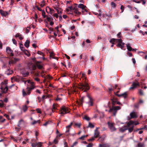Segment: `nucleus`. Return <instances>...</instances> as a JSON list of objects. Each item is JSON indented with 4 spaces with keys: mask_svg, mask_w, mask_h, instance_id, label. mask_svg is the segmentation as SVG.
Segmentation results:
<instances>
[{
    "mask_svg": "<svg viewBox=\"0 0 147 147\" xmlns=\"http://www.w3.org/2000/svg\"><path fill=\"white\" fill-rule=\"evenodd\" d=\"M82 77L84 78V84H81L79 87V88L82 90H84V92H86L90 89L88 82H87V78L85 73H82Z\"/></svg>",
    "mask_w": 147,
    "mask_h": 147,
    "instance_id": "obj_1",
    "label": "nucleus"
},
{
    "mask_svg": "<svg viewBox=\"0 0 147 147\" xmlns=\"http://www.w3.org/2000/svg\"><path fill=\"white\" fill-rule=\"evenodd\" d=\"M110 42H118L117 46L120 48L122 50H124L123 48L124 47L125 43L122 42V40L121 38L115 39V38H112L110 41Z\"/></svg>",
    "mask_w": 147,
    "mask_h": 147,
    "instance_id": "obj_2",
    "label": "nucleus"
},
{
    "mask_svg": "<svg viewBox=\"0 0 147 147\" xmlns=\"http://www.w3.org/2000/svg\"><path fill=\"white\" fill-rule=\"evenodd\" d=\"M0 89L3 93H7L8 89L7 81H5L1 83L0 84Z\"/></svg>",
    "mask_w": 147,
    "mask_h": 147,
    "instance_id": "obj_3",
    "label": "nucleus"
},
{
    "mask_svg": "<svg viewBox=\"0 0 147 147\" xmlns=\"http://www.w3.org/2000/svg\"><path fill=\"white\" fill-rule=\"evenodd\" d=\"M97 11V12L94 11L93 12L94 14L98 15V16L100 19V18L104 19L105 17V13H106L107 12L103 9H98Z\"/></svg>",
    "mask_w": 147,
    "mask_h": 147,
    "instance_id": "obj_4",
    "label": "nucleus"
},
{
    "mask_svg": "<svg viewBox=\"0 0 147 147\" xmlns=\"http://www.w3.org/2000/svg\"><path fill=\"white\" fill-rule=\"evenodd\" d=\"M60 111V112L59 113L62 116H63L64 115L68 113L69 112L68 108L65 106L62 107L61 108Z\"/></svg>",
    "mask_w": 147,
    "mask_h": 147,
    "instance_id": "obj_5",
    "label": "nucleus"
},
{
    "mask_svg": "<svg viewBox=\"0 0 147 147\" xmlns=\"http://www.w3.org/2000/svg\"><path fill=\"white\" fill-rule=\"evenodd\" d=\"M121 109V107L119 106L113 107V106L111 108H110L109 111V112H112L113 116H115L118 110Z\"/></svg>",
    "mask_w": 147,
    "mask_h": 147,
    "instance_id": "obj_6",
    "label": "nucleus"
},
{
    "mask_svg": "<svg viewBox=\"0 0 147 147\" xmlns=\"http://www.w3.org/2000/svg\"><path fill=\"white\" fill-rule=\"evenodd\" d=\"M31 83L30 87H27L26 88L27 90V93L28 95H30V94L32 90L34 89L35 87L34 83L33 82Z\"/></svg>",
    "mask_w": 147,
    "mask_h": 147,
    "instance_id": "obj_7",
    "label": "nucleus"
},
{
    "mask_svg": "<svg viewBox=\"0 0 147 147\" xmlns=\"http://www.w3.org/2000/svg\"><path fill=\"white\" fill-rule=\"evenodd\" d=\"M109 127L111 131H115L116 129L115 127V124L111 121H109L108 122Z\"/></svg>",
    "mask_w": 147,
    "mask_h": 147,
    "instance_id": "obj_8",
    "label": "nucleus"
},
{
    "mask_svg": "<svg viewBox=\"0 0 147 147\" xmlns=\"http://www.w3.org/2000/svg\"><path fill=\"white\" fill-rule=\"evenodd\" d=\"M22 78L19 76H14L11 78V79L12 81H15L18 82L21 80H22Z\"/></svg>",
    "mask_w": 147,
    "mask_h": 147,
    "instance_id": "obj_9",
    "label": "nucleus"
},
{
    "mask_svg": "<svg viewBox=\"0 0 147 147\" xmlns=\"http://www.w3.org/2000/svg\"><path fill=\"white\" fill-rule=\"evenodd\" d=\"M6 51L8 55L9 56H13V51L9 47H6Z\"/></svg>",
    "mask_w": 147,
    "mask_h": 147,
    "instance_id": "obj_10",
    "label": "nucleus"
},
{
    "mask_svg": "<svg viewBox=\"0 0 147 147\" xmlns=\"http://www.w3.org/2000/svg\"><path fill=\"white\" fill-rule=\"evenodd\" d=\"M73 12L75 13V16H78L81 14V12L79 11L78 8L76 6L74 7Z\"/></svg>",
    "mask_w": 147,
    "mask_h": 147,
    "instance_id": "obj_11",
    "label": "nucleus"
},
{
    "mask_svg": "<svg viewBox=\"0 0 147 147\" xmlns=\"http://www.w3.org/2000/svg\"><path fill=\"white\" fill-rule=\"evenodd\" d=\"M140 84L137 80H136V82H134L132 83V86L129 88L130 89H133L137 86H140Z\"/></svg>",
    "mask_w": 147,
    "mask_h": 147,
    "instance_id": "obj_12",
    "label": "nucleus"
},
{
    "mask_svg": "<svg viewBox=\"0 0 147 147\" xmlns=\"http://www.w3.org/2000/svg\"><path fill=\"white\" fill-rule=\"evenodd\" d=\"M78 7L82 9V12L84 13V12H87V10L86 9V6L82 4H80L78 5Z\"/></svg>",
    "mask_w": 147,
    "mask_h": 147,
    "instance_id": "obj_13",
    "label": "nucleus"
},
{
    "mask_svg": "<svg viewBox=\"0 0 147 147\" xmlns=\"http://www.w3.org/2000/svg\"><path fill=\"white\" fill-rule=\"evenodd\" d=\"M28 66L30 70H34L36 69V65L32 63H29L28 64Z\"/></svg>",
    "mask_w": 147,
    "mask_h": 147,
    "instance_id": "obj_14",
    "label": "nucleus"
},
{
    "mask_svg": "<svg viewBox=\"0 0 147 147\" xmlns=\"http://www.w3.org/2000/svg\"><path fill=\"white\" fill-rule=\"evenodd\" d=\"M42 144L40 142L33 143L31 144V146L32 147H41Z\"/></svg>",
    "mask_w": 147,
    "mask_h": 147,
    "instance_id": "obj_15",
    "label": "nucleus"
},
{
    "mask_svg": "<svg viewBox=\"0 0 147 147\" xmlns=\"http://www.w3.org/2000/svg\"><path fill=\"white\" fill-rule=\"evenodd\" d=\"M87 96L89 99L88 102H86L88 105L89 106H92L93 105V100L92 98L89 95H87Z\"/></svg>",
    "mask_w": 147,
    "mask_h": 147,
    "instance_id": "obj_16",
    "label": "nucleus"
},
{
    "mask_svg": "<svg viewBox=\"0 0 147 147\" xmlns=\"http://www.w3.org/2000/svg\"><path fill=\"white\" fill-rule=\"evenodd\" d=\"M139 123L138 122H134L132 121H130L129 122L127 123V125L128 127H129L131 125H133L134 124L135 125L139 124Z\"/></svg>",
    "mask_w": 147,
    "mask_h": 147,
    "instance_id": "obj_17",
    "label": "nucleus"
},
{
    "mask_svg": "<svg viewBox=\"0 0 147 147\" xmlns=\"http://www.w3.org/2000/svg\"><path fill=\"white\" fill-rule=\"evenodd\" d=\"M119 92V91H118L117 93H116V95L118 96L119 97L120 96H122L123 97H124V98H125L127 96V92H125L124 93L121 94H118V93Z\"/></svg>",
    "mask_w": 147,
    "mask_h": 147,
    "instance_id": "obj_18",
    "label": "nucleus"
},
{
    "mask_svg": "<svg viewBox=\"0 0 147 147\" xmlns=\"http://www.w3.org/2000/svg\"><path fill=\"white\" fill-rule=\"evenodd\" d=\"M119 92V91H118L117 93H116V95L118 96L119 97L120 96H122L123 97H124V98H125L127 96V92H125L124 93L121 94H118V93Z\"/></svg>",
    "mask_w": 147,
    "mask_h": 147,
    "instance_id": "obj_19",
    "label": "nucleus"
},
{
    "mask_svg": "<svg viewBox=\"0 0 147 147\" xmlns=\"http://www.w3.org/2000/svg\"><path fill=\"white\" fill-rule=\"evenodd\" d=\"M36 65L39 69H41L43 68V64L41 61H37L36 63Z\"/></svg>",
    "mask_w": 147,
    "mask_h": 147,
    "instance_id": "obj_20",
    "label": "nucleus"
},
{
    "mask_svg": "<svg viewBox=\"0 0 147 147\" xmlns=\"http://www.w3.org/2000/svg\"><path fill=\"white\" fill-rule=\"evenodd\" d=\"M130 118H129V119L133 118H136L137 117V114L134 111L131 112L130 114Z\"/></svg>",
    "mask_w": 147,
    "mask_h": 147,
    "instance_id": "obj_21",
    "label": "nucleus"
},
{
    "mask_svg": "<svg viewBox=\"0 0 147 147\" xmlns=\"http://www.w3.org/2000/svg\"><path fill=\"white\" fill-rule=\"evenodd\" d=\"M99 127H97L94 131V137L95 138H97L99 136L100 133L98 131V129Z\"/></svg>",
    "mask_w": 147,
    "mask_h": 147,
    "instance_id": "obj_22",
    "label": "nucleus"
},
{
    "mask_svg": "<svg viewBox=\"0 0 147 147\" xmlns=\"http://www.w3.org/2000/svg\"><path fill=\"white\" fill-rule=\"evenodd\" d=\"M19 60V59L18 58H14L13 60H11L9 61V64L10 65L11 64H13L18 61Z\"/></svg>",
    "mask_w": 147,
    "mask_h": 147,
    "instance_id": "obj_23",
    "label": "nucleus"
},
{
    "mask_svg": "<svg viewBox=\"0 0 147 147\" xmlns=\"http://www.w3.org/2000/svg\"><path fill=\"white\" fill-rule=\"evenodd\" d=\"M0 13L3 16L6 17L8 14L7 11L5 12L2 9L0 10Z\"/></svg>",
    "mask_w": 147,
    "mask_h": 147,
    "instance_id": "obj_24",
    "label": "nucleus"
},
{
    "mask_svg": "<svg viewBox=\"0 0 147 147\" xmlns=\"http://www.w3.org/2000/svg\"><path fill=\"white\" fill-rule=\"evenodd\" d=\"M127 129L128 127L127 126H125L122 127L120 128L119 129V130L120 131L123 132Z\"/></svg>",
    "mask_w": 147,
    "mask_h": 147,
    "instance_id": "obj_25",
    "label": "nucleus"
},
{
    "mask_svg": "<svg viewBox=\"0 0 147 147\" xmlns=\"http://www.w3.org/2000/svg\"><path fill=\"white\" fill-rule=\"evenodd\" d=\"M24 124V121L23 120L21 119L19 121L18 125V126L19 127H21Z\"/></svg>",
    "mask_w": 147,
    "mask_h": 147,
    "instance_id": "obj_26",
    "label": "nucleus"
},
{
    "mask_svg": "<svg viewBox=\"0 0 147 147\" xmlns=\"http://www.w3.org/2000/svg\"><path fill=\"white\" fill-rule=\"evenodd\" d=\"M131 126L130 127V126L129 127H128L127 125V127H128V129H127L128 130V131L129 132L131 133V132L134 129V126L133 125H131Z\"/></svg>",
    "mask_w": 147,
    "mask_h": 147,
    "instance_id": "obj_27",
    "label": "nucleus"
},
{
    "mask_svg": "<svg viewBox=\"0 0 147 147\" xmlns=\"http://www.w3.org/2000/svg\"><path fill=\"white\" fill-rule=\"evenodd\" d=\"M30 41L28 40H27L24 44V46L27 48H28L29 46Z\"/></svg>",
    "mask_w": 147,
    "mask_h": 147,
    "instance_id": "obj_28",
    "label": "nucleus"
},
{
    "mask_svg": "<svg viewBox=\"0 0 147 147\" xmlns=\"http://www.w3.org/2000/svg\"><path fill=\"white\" fill-rule=\"evenodd\" d=\"M21 73L24 77H27L28 76L29 74V73L28 71L26 72L22 71Z\"/></svg>",
    "mask_w": 147,
    "mask_h": 147,
    "instance_id": "obj_29",
    "label": "nucleus"
},
{
    "mask_svg": "<svg viewBox=\"0 0 147 147\" xmlns=\"http://www.w3.org/2000/svg\"><path fill=\"white\" fill-rule=\"evenodd\" d=\"M127 50L129 51H131L132 50V48L131 47L130 44L129 43H128L126 44Z\"/></svg>",
    "mask_w": 147,
    "mask_h": 147,
    "instance_id": "obj_30",
    "label": "nucleus"
},
{
    "mask_svg": "<svg viewBox=\"0 0 147 147\" xmlns=\"http://www.w3.org/2000/svg\"><path fill=\"white\" fill-rule=\"evenodd\" d=\"M15 37L16 38L19 37V38L20 40H22L23 38L22 35L20 34L19 33L17 34L15 36Z\"/></svg>",
    "mask_w": 147,
    "mask_h": 147,
    "instance_id": "obj_31",
    "label": "nucleus"
},
{
    "mask_svg": "<svg viewBox=\"0 0 147 147\" xmlns=\"http://www.w3.org/2000/svg\"><path fill=\"white\" fill-rule=\"evenodd\" d=\"M99 147H109L110 145L107 144H100L99 145Z\"/></svg>",
    "mask_w": 147,
    "mask_h": 147,
    "instance_id": "obj_32",
    "label": "nucleus"
},
{
    "mask_svg": "<svg viewBox=\"0 0 147 147\" xmlns=\"http://www.w3.org/2000/svg\"><path fill=\"white\" fill-rule=\"evenodd\" d=\"M46 18L48 22H50L51 21H53V18L51 16L49 17L47 16Z\"/></svg>",
    "mask_w": 147,
    "mask_h": 147,
    "instance_id": "obj_33",
    "label": "nucleus"
},
{
    "mask_svg": "<svg viewBox=\"0 0 147 147\" xmlns=\"http://www.w3.org/2000/svg\"><path fill=\"white\" fill-rule=\"evenodd\" d=\"M59 139L60 138H57V137L56 136V138L53 140V143L55 144L57 143Z\"/></svg>",
    "mask_w": 147,
    "mask_h": 147,
    "instance_id": "obj_34",
    "label": "nucleus"
},
{
    "mask_svg": "<svg viewBox=\"0 0 147 147\" xmlns=\"http://www.w3.org/2000/svg\"><path fill=\"white\" fill-rule=\"evenodd\" d=\"M13 73L12 70H10L9 69H8L7 71L6 72V74L8 75H9Z\"/></svg>",
    "mask_w": 147,
    "mask_h": 147,
    "instance_id": "obj_35",
    "label": "nucleus"
},
{
    "mask_svg": "<svg viewBox=\"0 0 147 147\" xmlns=\"http://www.w3.org/2000/svg\"><path fill=\"white\" fill-rule=\"evenodd\" d=\"M20 47L21 50L23 51H25V49L23 47V45L22 44H20Z\"/></svg>",
    "mask_w": 147,
    "mask_h": 147,
    "instance_id": "obj_36",
    "label": "nucleus"
},
{
    "mask_svg": "<svg viewBox=\"0 0 147 147\" xmlns=\"http://www.w3.org/2000/svg\"><path fill=\"white\" fill-rule=\"evenodd\" d=\"M45 1L44 0L41 2L39 4L41 7H43L45 5Z\"/></svg>",
    "mask_w": 147,
    "mask_h": 147,
    "instance_id": "obj_37",
    "label": "nucleus"
},
{
    "mask_svg": "<svg viewBox=\"0 0 147 147\" xmlns=\"http://www.w3.org/2000/svg\"><path fill=\"white\" fill-rule=\"evenodd\" d=\"M111 5L112 8H114L116 6V4L113 2H111Z\"/></svg>",
    "mask_w": 147,
    "mask_h": 147,
    "instance_id": "obj_38",
    "label": "nucleus"
},
{
    "mask_svg": "<svg viewBox=\"0 0 147 147\" xmlns=\"http://www.w3.org/2000/svg\"><path fill=\"white\" fill-rule=\"evenodd\" d=\"M24 51V54L28 57H29L30 55V53L27 50H25Z\"/></svg>",
    "mask_w": 147,
    "mask_h": 147,
    "instance_id": "obj_39",
    "label": "nucleus"
},
{
    "mask_svg": "<svg viewBox=\"0 0 147 147\" xmlns=\"http://www.w3.org/2000/svg\"><path fill=\"white\" fill-rule=\"evenodd\" d=\"M74 124L75 125L77 126L79 128H80L81 125V123L80 122L79 123H75Z\"/></svg>",
    "mask_w": 147,
    "mask_h": 147,
    "instance_id": "obj_40",
    "label": "nucleus"
},
{
    "mask_svg": "<svg viewBox=\"0 0 147 147\" xmlns=\"http://www.w3.org/2000/svg\"><path fill=\"white\" fill-rule=\"evenodd\" d=\"M42 14L43 18H46L47 16L45 15V13L44 10H43V11H42Z\"/></svg>",
    "mask_w": 147,
    "mask_h": 147,
    "instance_id": "obj_41",
    "label": "nucleus"
},
{
    "mask_svg": "<svg viewBox=\"0 0 147 147\" xmlns=\"http://www.w3.org/2000/svg\"><path fill=\"white\" fill-rule=\"evenodd\" d=\"M28 109V107L26 105H24L23 107V110L24 112H26Z\"/></svg>",
    "mask_w": 147,
    "mask_h": 147,
    "instance_id": "obj_42",
    "label": "nucleus"
},
{
    "mask_svg": "<svg viewBox=\"0 0 147 147\" xmlns=\"http://www.w3.org/2000/svg\"><path fill=\"white\" fill-rule=\"evenodd\" d=\"M53 7L55 9V10H57V11H58V10H59V5H57L54 6H53Z\"/></svg>",
    "mask_w": 147,
    "mask_h": 147,
    "instance_id": "obj_43",
    "label": "nucleus"
},
{
    "mask_svg": "<svg viewBox=\"0 0 147 147\" xmlns=\"http://www.w3.org/2000/svg\"><path fill=\"white\" fill-rule=\"evenodd\" d=\"M94 127V126L91 123H89L88 126L87 127V128L90 127L91 128H93Z\"/></svg>",
    "mask_w": 147,
    "mask_h": 147,
    "instance_id": "obj_44",
    "label": "nucleus"
},
{
    "mask_svg": "<svg viewBox=\"0 0 147 147\" xmlns=\"http://www.w3.org/2000/svg\"><path fill=\"white\" fill-rule=\"evenodd\" d=\"M48 7L50 10V12L51 14H52L53 13L55 12V11L53 9H51L49 7Z\"/></svg>",
    "mask_w": 147,
    "mask_h": 147,
    "instance_id": "obj_45",
    "label": "nucleus"
},
{
    "mask_svg": "<svg viewBox=\"0 0 147 147\" xmlns=\"http://www.w3.org/2000/svg\"><path fill=\"white\" fill-rule=\"evenodd\" d=\"M51 122V121H49L46 122L43 125L46 126L47 125L50 124Z\"/></svg>",
    "mask_w": 147,
    "mask_h": 147,
    "instance_id": "obj_46",
    "label": "nucleus"
},
{
    "mask_svg": "<svg viewBox=\"0 0 147 147\" xmlns=\"http://www.w3.org/2000/svg\"><path fill=\"white\" fill-rule=\"evenodd\" d=\"M88 136V135H83V136H82L81 137H80L79 138V139L83 140H84V139L86 137H87Z\"/></svg>",
    "mask_w": 147,
    "mask_h": 147,
    "instance_id": "obj_47",
    "label": "nucleus"
},
{
    "mask_svg": "<svg viewBox=\"0 0 147 147\" xmlns=\"http://www.w3.org/2000/svg\"><path fill=\"white\" fill-rule=\"evenodd\" d=\"M144 146V143H139L137 145V147H143Z\"/></svg>",
    "mask_w": 147,
    "mask_h": 147,
    "instance_id": "obj_48",
    "label": "nucleus"
},
{
    "mask_svg": "<svg viewBox=\"0 0 147 147\" xmlns=\"http://www.w3.org/2000/svg\"><path fill=\"white\" fill-rule=\"evenodd\" d=\"M36 111H37L38 113L40 114L41 113V109L39 108L36 109Z\"/></svg>",
    "mask_w": 147,
    "mask_h": 147,
    "instance_id": "obj_49",
    "label": "nucleus"
},
{
    "mask_svg": "<svg viewBox=\"0 0 147 147\" xmlns=\"http://www.w3.org/2000/svg\"><path fill=\"white\" fill-rule=\"evenodd\" d=\"M105 16L109 18H110L112 17L111 15V14H107V13H105Z\"/></svg>",
    "mask_w": 147,
    "mask_h": 147,
    "instance_id": "obj_50",
    "label": "nucleus"
},
{
    "mask_svg": "<svg viewBox=\"0 0 147 147\" xmlns=\"http://www.w3.org/2000/svg\"><path fill=\"white\" fill-rule=\"evenodd\" d=\"M22 94H23V96H25L27 94H28L27 93H26L25 92V91H24V89H23L22 90Z\"/></svg>",
    "mask_w": 147,
    "mask_h": 147,
    "instance_id": "obj_51",
    "label": "nucleus"
},
{
    "mask_svg": "<svg viewBox=\"0 0 147 147\" xmlns=\"http://www.w3.org/2000/svg\"><path fill=\"white\" fill-rule=\"evenodd\" d=\"M40 121V120H38L37 121L34 120L33 121V122L32 123V125H34L38 122H39Z\"/></svg>",
    "mask_w": 147,
    "mask_h": 147,
    "instance_id": "obj_52",
    "label": "nucleus"
},
{
    "mask_svg": "<svg viewBox=\"0 0 147 147\" xmlns=\"http://www.w3.org/2000/svg\"><path fill=\"white\" fill-rule=\"evenodd\" d=\"M35 7L39 11H43L38 6L36 5L35 6Z\"/></svg>",
    "mask_w": 147,
    "mask_h": 147,
    "instance_id": "obj_53",
    "label": "nucleus"
},
{
    "mask_svg": "<svg viewBox=\"0 0 147 147\" xmlns=\"http://www.w3.org/2000/svg\"><path fill=\"white\" fill-rule=\"evenodd\" d=\"M37 53L39 55H42V56H44V55L43 53L40 51H38Z\"/></svg>",
    "mask_w": 147,
    "mask_h": 147,
    "instance_id": "obj_54",
    "label": "nucleus"
},
{
    "mask_svg": "<svg viewBox=\"0 0 147 147\" xmlns=\"http://www.w3.org/2000/svg\"><path fill=\"white\" fill-rule=\"evenodd\" d=\"M112 104L113 105H114L115 104V102H116L117 101V100L115 99L114 98L112 99Z\"/></svg>",
    "mask_w": 147,
    "mask_h": 147,
    "instance_id": "obj_55",
    "label": "nucleus"
},
{
    "mask_svg": "<svg viewBox=\"0 0 147 147\" xmlns=\"http://www.w3.org/2000/svg\"><path fill=\"white\" fill-rule=\"evenodd\" d=\"M139 92L140 94L141 95H143L144 94H143V91L142 90H141V89L139 90Z\"/></svg>",
    "mask_w": 147,
    "mask_h": 147,
    "instance_id": "obj_56",
    "label": "nucleus"
},
{
    "mask_svg": "<svg viewBox=\"0 0 147 147\" xmlns=\"http://www.w3.org/2000/svg\"><path fill=\"white\" fill-rule=\"evenodd\" d=\"M121 32H119L117 34V36L119 38H121Z\"/></svg>",
    "mask_w": 147,
    "mask_h": 147,
    "instance_id": "obj_57",
    "label": "nucleus"
},
{
    "mask_svg": "<svg viewBox=\"0 0 147 147\" xmlns=\"http://www.w3.org/2000/svg\"><path fill=\"white\" fill-rule=\"evenodd\" d=\"M101 117L102 118L104 116V114L103 112H99Z\"/></svg>",
    "mask_w": 147,
    "mask_h": 147,
    "instance_id": "obj_58",
    "label": "nucleus"
},
{
    "mask_svg": "<svg viewBox=\"0 0 147 147\" xmlns=\"http://www.w3.org/2000/svg\"><path fill=\"white\" fill-rule=\"evenodd\" d=\"M93 146V144L92 143H90L86 146V147H92Z\"/></svg>",
    "mask_w": 147,
    "mask_h": 147,
    "instance_id": "obj_59",
    "label": "nucleus"
},
{
    "mask_svg": "<svg viewBox=\"0 0 147 147\" xmlns=\"http://www.w3.org/2000/svg\"><path fill=\"white\" fill-rule=\"evenodd\" d=\"M84 119L87 121H89L90 120V118L87 116H85Z\"/></svg>",
    "mask_w": 147,
    "mask_h": 147,
    "instance_id": "obj_60",
    "label": "nucleus"
},
{
    "mask_svg": "<svg viewBox=\"0 0 147 147\" xmlns=\"http://www.w3.org/2000/svg\"><path fill=\"white\" fill-rule=\"evenodd\" d=\"M3 106V102L2 100L0 101V107H2Z\"/></svg>",
    "mask_w": 147,
    "mask_h": 147,
    "instance_id": "obj_61",
    "label": "nucleus"
},
{
    "mask_svg": "<svg viewBox=\"0 0 147 147\" xmlns=\"http://www.w3.org/2000/svg\"><path fill=\"white\" fill-rule=\"evenodd\" d=\"M54 56V53L53 52H51L50 53V56L51 57L53 58V56Z\"/></svg>",
    "mask_w": 147,
    "mask_h": 147,
    "instance_id": "obj_62",
    "label": "nucleus"
},
{
    "mask_svg": "<svg viewBox=\"0 0 147 147\" xmlns=\"http://www.w3.org/2000/svg\"><path fill=\"white\" fill-rule=\"evenodd\" d=\"M12 40L13 43L15 45L17 44V41H16L14 39H12Z\"/></svg>",
    "mask_w": 147,
    "mask_h": 147,
    "instance_id": "obj_63",
    "label": "nucleus"
},
{
    "mask_svg": "<svg viewBox=\"0 0 147 147\" xmlns=\"http://www.w3.org/2000/svg\"><path fill=\"white\" fill-rule=\"evenodd\" d=\"M53 16L56 17V18H58V14L57 13H54L53 14Z\"/></svg>",
    "mask_w": 147,
    "mask_h": 147,
    "instance_id": "obj_64",
    "label": "nucleus"
}]
</instances>
